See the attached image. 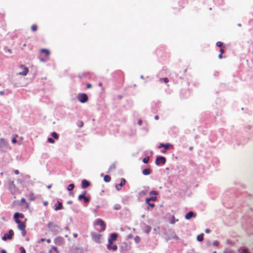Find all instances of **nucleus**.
<instances>
[{"instance_id":"f257e3e1","label":"nucleus","mask_w":253,"mask_h":253,"mask_svg":"<svg viewBox=\"0 0 253 253\" xmlns=\"http://www.w3.org/2000/svg\"><path fill=\"white\" fill-rule=\"evenodd\" d=\"M48 227L51 232L58 233L60 231V228L55 223L52 222L48 224Z\"/></svg>"},{"instance_id":"f03ea898","label":"nucleus","mask_w":253,"mask_h":253,"mask_svg":"<svg viewBox=\"0 0 253 253\" xmlns=\"http://www.w3.org/2000/svg\"><path fill=\"white\" fill-rule=\"evenodd\" d=\"M18 70L19 71L18 73V75L23 76H26L29 71L28 68L23 65H21L19 66Z\"/></svg>"},{"instance_id":"7ed1b4c3","label":"nucleus","mask_w":253,"mask_h":253,"mask_svg":"<svg viewBox=\"0 0 253 253\" xmlns=\"http://www.w3.org/2000/svg\"><path fill=\"white\" fill-rule=\"evenodd\" d=\"M94 225H99L101 227V231H104L105 229V224L104 221L101 219H97L94 222Z\"/></svg>"},{"instance_id":"20e7f679","label":"nucleus","mask_w":253,"mask_h":253,"mask_svg":"<svg viewBox=\"0 0 253 253\" xmlns=\"http://www.w3.org/2000/svg\"><path fill=\"white\" fill-rule=\"evenodd\" d=\"M14 234V232L12 230H9L8 233H5L4 234L3 236L2 237V239L3 241H5L8 239H11L12 237Z\"/></svg>"},{"instance_id":"39448f33","label":"nucleus","mask_w":253,"mask_h":253,"mask_svg":"<svg viewBox=\"0 0 253 253\" xmlns=\"http://www.w3.org/2000/svg\"><path fill=\"white\" fill-rule=\"evenodd\" d=\"M88 97L86 94L83 93L79 95L78 100L82 103H85L87 101Z\"/></svg>"},{"instance_id":"423d86ee","label":"nucleus","mask_w":253,"mask_h":253,"mask_svg":"<svg viewBox=\"0 0 253 253\" xmlns=\"http://www.w3.org/2000/svg\"><path fill=\"white\" fill-rule=\"evenodd\" d=\"M160 161L161 162V163H162L163 164H164L165 163H166V158L163 157V156H159V157H158L157 158H156V160L155 161V164L156 165H159L160 164Z\"/></svg>"},{"instance_id":"0eeeda50","label":"nucleus","mask_w":253,"mask_h":253,"mask_svg":"<svg viewBox=\"0 0 253 253\" xmlns=\"http://www.w3.org/2000/svg\"><path fill=\"white\" fill-rule=\"evenodd\" d=\"M107 248L108 250L115 251L117 250L118 247L116 245H113L112 243H108L107 245Z\"/></svg>"},{"instance_id":"6e6552de","label":"nucleus","mask_w":253,"mask_h":253,"mask_svg":"<svg viewBox=\"0 0 253 253\" xmlns=\"http://www.w3.org/2000/svg\"><path fill=\"white\" fill-rule=\"evenodd\" d=\"M196 213H194L192 211H189L188 213H187L185 216V218L187 220L190 219L191 217H196Z\"/></svg>"},{"instance_id":"1a4fd4ad","label":"nucleus","mask_w":253,"mask_h":253,"mask_svg":"<svg viewBox=\"0 0 253 253\" xmlns=\"http://www.w3.org/2000/svg\"><path fill=\"white\" fill-rule=\"evenodd\" d=\"M54 243L57 245H61L63 243V239L61 237H57L54 239Z\"/></svg>"},{"instance_id":"9d476101","label":"nucleus","mask_w":253,"mask_h":253,"mask_svg":"<svg viewBox=\"0 0 253 253\" xmlns=\"http://www.w3.org/2000/svg\"><path fill=\"white\" fill-rule=\"evenodd\" d=\"M118 235L116 233L111 234L110 238L108 239V243H112L113 241H116Z\"/></svg>"},{"instance_id":"9b49d317","label":"nucleus","mask_w":253,"mask_h":253,"mask_svg":"<svg viewBox=\"0 0 253 253\" xmlns=\"http://www.w3.org/2000/svg\"><path fill=\"white\" fill-rule=\"evenodd\" d=\"M89 185H90V183L88 181H87L85 179L83 180L82 181V186L83 188H85L88 187L89 186Z\"/></svg>"},{"instance_id":"f8f14e48","label":"nucleus","mask_w":253,"mask_h":253,"mask_svg":"<svg viewBox=\"0 0 253 253\" xmlns=\"http://www.w3.org/2000/svg\"><path fill=\"white\" fill-rule=\"evenodd\" d=\"M24 217V215L22 213H20L18 212H16L14 214V218H23Z\"/></svg>"},{"instance_id":"ddd939ff","label":"nucleus","mask_w":253,"mask_h":253,"mask_svg":"<svg viewBox=\"0 0 253 253\" xmlns=\"http://www.w3.org/2000/svg\"><path fill=\"white\" fill-rule=\"evenodd\" d=\"M151 173V170L149 169H146L143 170L142 173L144 175H148Z\"/></svg>"},{"instance_id":"4468645a","label":"nucleus","mask_w":253,"mask_h":253,"mask_svg":"<svg viewBox=\"0 0 253 253\" xmlns=\"http://www.w3.org/2000/svg\"><path fill=\"white\" fill-rule=\"evenodd\" d=\"M79 199L80 200H81V199H84V202L85 203H87L88 202V199L87 198H86L84 195H80L79 196Z\"/></svg>"},{"instance_id":"2eb2a0df","label":"nucleus","mask_w":253,"mask_h":253,"mask_svg":"<svg viewBox=\"0 0 253 253\" xmlns=\"http://www.w3.org/2000/svg\"><path fill=\"white\" fill-rule=\"evenodd\" d=\"M157 200V197H151V198H147L146 199V204H149V202L150 201H156Z\"/></svg>"},{"instance_id":"dca6fc26","label":"nucleus","mask_w":253,"mask_h":253,"mask_svg":"<svg viewBox=\"0 0 253 253\" xmlns=\"http://www.w3.org/2000/svg\"><path fill=\"white\" fill-rule=\"evenodd\" d=\"M7 142L3 139H0V146L7 145Z\"/></svg>"},{"instance_id":"f3484780","label":"nucleus","mask_w":253,"mask_h":253,"mask_svg":"<svg viewBox=\"0 0 253 253\" xmlns=\"http://www.w3.org/2000/svg\"><path fill=\"white\" fill-rule=\"evenodd\" d=\"M18 227L20 230H23L25 229L26 227L24 223H21V224L18 225Z\"/></svg>"},{"instance_id":"a211bd4d","label":"nucleus","mask_w":253,"mask_h":253,"mask_svg":"<svg viewBox=\"0 0 253 253\" xmlns=\"http://www.w3.org/2000/svg\"><path fill=\"white\" fill-rule=\"evenodd\" d=\"M203 234H201L200 235H199L197 237V240L199 242H201L203 240Z\"/></svg>"},{"instance_id":"6ab92c4d","label":"nucleus","mask_w":253,"mask_h":253,"mask_svg":"<svg viewBox=\"0 0 253 253\" xmlns=\"http://www.w3.org/2000/svg\"><path fill=\"white\" fill-rule=\"evenodd\" d=\"M104 180L106 182H109L111 180V178L109 176L106 175L104 177Z\"/></svg>"},{"instance_id":"aec40b11","label":"nucleus","mask_w":253,"mask_h":253,"mask_svg":"<svg viewBox=\"0 0 253 253\" xmlns=\"http://www.w3.org/2000/svg\"><path fill=\"white\" fill-rule=\"evenodd\" d=\"M74 188V185L73 184H70L68 186L67 190L69 191H72Z\"/></svg>"},{"instance_id":"412c9836","label":"nucleus","mask_w":253,"mask_h":253,"mask_svg":"<svg viewBox=\"0 0 253 253\" xmlns=\"http://www.w3.org/2000/svg\"><path fill=\"white\" fill-rule=\"evenodd\" d=\"M58 206L55 207V210L57 211L60 209L62 207V203L58 201Z\"/></svg>"},{"instance_id":"4be33fe9","label":"nucleus","mask_w":253,"mask_h":253,"mask_svg":"<svg viewBox=\"0 0 253 253\" xmlns=\"http://www.w3.org/2000/svg\"><path fill=\"white\" fill-rule=\"evenodd\" d=\"M223 253H234V251L232 250H228L225 249V250H224Z\"/></svg>"},{"instance_id":"5701e85b","label":"nucleus","mask_w":253,"mask_h":253,"mask_svg":"<svg viewBox=\"0 0 253 253\" xmlns=\"http://www.w3.org/2000/svg\"><path fill=\"white\" fill-rule=\"evenodd\" d=\"M126 183V180L124 178H122L121 179V182H120V185L122 187L123 186H124Z\"/></svg>"},{"instance_id":"b1692460","label":"nucleus","mask_w":253,"mask_h":253,"mask_svg":"<svg viewBox=\"0 0 253 253\" xmlns=\"http://www.w3.org/2000/svg\"><path fill=\"white\" fill-rule=\"evenodd\" d=\"M178 221V220L177 219L175 220L174 216H172L170 219V223L172 224H173L175 222V221Z\"/></svg>"},{"instance_id":"393cba45","label":"nucleus","mask_w":253,"mask_h":253,"mask_svg":"<svg viewBox=\"0 0 253 253\" xmlns=\"http://www.w3.org/2000/svg\"><path fill=\"white\" fill-rule=\"evenodd\" d=\"M41 51L42 52H45L47 55H48L50 53L49 51L46 49H42Z\"/></svg>"},{"instance_id":"a878e982","label":"nucleus","mask_w":253,"mask_h":253,"mask_svg":"<svg viewBox=\"0 0 253 253\" xmlns=\"http://www.w3.org/2000/svg\"><path fill=\"white\" fill-rule=\"evenodd\" d=\"M52 136L56 139H58V136L56 132H53L51 134Z\"/></svg>"},{"instance_id":"bb28decb","label":"nucleus","mask_w":253,"mask_h":253,"mask_svg":"<svg viewBox=\"0 0 253 253\" xmlns=\"http://www.w3.org/2000/svg\"><path fill=\"white\" fill-rule=\"evenodd\" d=\"M171 144L170 143H166L165 144L164 148L165 150H167L169 148V147L171 146Z\"/></svg>"},{"instance_id":"cd10ccee","label":"nucleus","mask_w":253,"mask_h":253,"mask_svg":"<svg viewBox=\"0 0 253 253\" xmlns=\"http://www.w3.org/2000/svg\"><path fill=\"white\" fill-rule=\"evenodd\" d=\"M148 161H149V158L148 157H146V158H144L143 159V162L144 164H147L148 163Z\"/></svg>"},{"instance_id":"c85d7f7f","label":"nucleus","mask_w":253,"mask_h":253,"mask_svg":"<svg viewBox=\"0 0 253 253\" xmlns=\"http://www.w3.org/2000/svg\"><path fill=\"white\" fill-rule=\"evenodd\" d=\"M134 241L136 243H139V241H140V238L138 237V236H136L135 238H134Z\"/></svg>"},{"instance_id":"c756f323","label":"nucleus","mask_w":253,"mask_h":253,"mask_svg":"<svg viewBox=\"0 0 253 253\" xmlns=\"http://www.w3.org/2000/svg\"><path fill=\"white\" fill-rule=\"evenodd\" d=\"M172 237L173 239H174L175 240H179V238L176 236V235L175 234H173L172 236Z\"/></svg>"},{"instance_id":"7c9ffc66","label":"nucleus","mask_w":253,"mask_h":253,"mask_svg":"<svg viewBox=\"0 0 253 253\" xmlns=\"http://www.w3.org/2000/svg\"><path fill=\"white\" fill-rule=\"evenodd\" d=\"M121 209V206L119 205H116L114 207V209L116 210H118Z\"/></svg>"},{"instance_id":"2f4dec72","label":"nucleus","mask_w":253,"mask_h":253,"mask_svg":"<svg viewBox=\"0 0 253 253\" xmlns=\"http://www.w3.org/2000/svg\"><path fill=\"white\" fill-rule=\"evenodd\" d=\"M15 222L18 224V225L21 224L22 222L20 221L18 218H14Z\"/></svg>"},{"instance_id":"473e14b6","label":"nucleus","mask_w":253,"mask_h":253,"mask_svg":"<svg viewBox=\"0 0 253 253\" xmlns=\"http://www.w3.org/2000/svg\"><path fill=\"white\" fill-rule=\"evenodd\" d=\"M31 29L33 31H36L37 30V26L36 25H32V27H31Z\"/></svg>"},{"instance_id":"72a5a7b5","label":"nucleus","mask_w":253,"mask_h":253,"mask_svg":"<svg viewBox=\"0 0 253 253\" xmlns=\"http://www.w3.org/2000/svg\"><path fill=\"white\" fill-rule=\"evenodd\" d=\"M20 250L21 251V253H26V251L23 247H20Z\"/></svg>"},{"instance_id":"f704fd0d","label":"nucleus","mask_w":253,"mask_h":253,"mask_svg":"<svg viewBox=\"0 0 253 253\" xmlns=\"http://www.w3.org/2000/svg\"><path fill=\"white\" fill-rule=\"evenodd\" d=\"M116 189L117 190L119 191L121 189V186L120 185H116Z\"/></svg>"},{"instance_id":"c9c22d12","label":"nucleus","mask_w":253,"mask_h":253,"mask_svg":"<svg viewBox=\"0 0 253 253\" xmlns=\"http://www.w3.org/2000/svg\"><path fill=\"white\" fill-rule=\"evenodd\" d=\"M48 141L51 143H53L54 142V140L51 138H48Z\"/></svg>"},{"instance_id":"e433bc0d","label":"nucleus","mask_w":253,"mask_h":253,"mask_svg":"<svg viewBox=\"0 0 253 253\" xmlns=\"http://www.w3.org/2000/svg\"><path fill=\"white\" fill-rule=\"evenodd\" d=\"M150 194H153V195H157L158 194V192L157 191H151L150 192Z\"/></svg>"},{"instance_id":"4c0bfd02","label":"nucleus","mask_w":253,"mask_h":253,"mask_svg":"<svg viewBox=\"0 0 253 253\" xmlns=\"http://www.w3.org/2000/svg\"><path fill=\"white\" fill-rule=\"evenodd\" d=\"M10 188H14V184L13 181L10 182Z\"/></svg>"},{"instance_id":"58836bf2","label":"nucleus","mask_w":253,"mask_h":253,"mask_svg":"<svg viewBox=\"0 0 253 253\" xmlns=\"http://www.w3.org/2000/svg\"><path fill=\"white\" fill-rule=\"evenodd\" d=\"M212 244L214 246H217L218 245V242L217 241H214Z\"/></svg>"},{"instance_id":"ea45409f","label":"nucleus","mask_w":253,"mask_h":253,"mask_svg":"<svg viewBox=\"0 0 253 253\" xmlns=\"http://www.w3.org/2000/svg\"><path fill=\"white\" fill-rule=\"evenodd\" d=\"M226 244H228V245H231V246H233V244L232 243H231V242L230 241H229V240H227V241H226Z\"/></svg>"},{"instance_id":"a19ab883","label":"nucleus","mask_w":253,"mask_h":253,"mask_svg":"<svg viewBox=\"0 0 253 253\" xmlns=\"http://www.w3.org/2000/svg\"><path fill=\"white\" fill-rule=\"evenodd\" d=\"M216 45L218 46H221L222 45V43L220 42H216Z\"/></svg>"},{"instance_id":"79ce46f5","label":"nucleus","mask_w":253,"mask_h":253,"mask_svg":"<svg viewBox=\"0 0 253 253\" xmlns=\"http://www.w3.org/2000/svg\"><path fill=\"white\" fill-rule=\"evenodd\" d=\"M21 231H22V236H25V235H26V231H25V229L23 230H21Z\"/></svg>"},{"instance_id":"37998d69","label":"nucleus","mask_w":253,"mask_h":253,"mask_svg":"<svg viewBox=\"0 0 253 253\" xmlns=\"http://www.w3.org/2000/svg\"><path fill=\"white\" fill-rule=\"evenodd\" d=\"M147 204L149 205L152 208H153L155 206V204H153V203H149V204Z\"/></svg>"},{"instance_id":"c03bdc74","label":"nucleus","mask_w":253,"mask_h":253,"mask_svg":"<svg viewBox=\"0 0 253 253\" xmlns=\"http://www.w3.org/2000/svg\"><path fill=\"white\" fill-rule=\"evenodd\" d=\"M145 194H146V192L143 191H142L140 192V193H139V195L140 196L142 195H145Z\"/></svg>"},{"instance_id":"a18cd8bd","label":"nucleus","mask_w":253,"mask_h":253,"mask_svg":"<svg viewBox=\"0 0 253 253\" xmlns=\"http://www.w3.org/2000/svg\"><path fill=\"white\" fill-rule=\"evenodd\" d=\"M164 146H165V144H163V143H160L158 146V148H160L162 147H164Z\"/></svg>"},{"instance_id":"49530a36","label":"nucleus","mask_w":253,"mask_h":253,"mask_svg":"<svg viewBox=\"0 0 253 253\" xmlns=\"http://www.w3.org/2000/svg\"><path fill=\"white\" fill-rule=\"evenodd\" d=\"M12 143H16V138H15V137H14V138H12Z\"/></svg>"},{"instance_id":"de8ad7c7","label":"nucleus","mask_w":253,"mask_h":253,"mask_svg":"<svg viewBox=\"0 0 253 253\" xmlns=\"http://www.w3.org/2000/svg\"><path fill=\"white\" fill-rule=\"evenodd\" d=\"M205 232H206V233H209L210 232V229H206L205 230Z\"/></svg>"},{"instance_id":"09e8293b","label":"nucleus","mask_w":253,"mask_h":253,"mask_svg":"<svg viewBox=\"0 0 253 253\" xmlns=\"http://www.w3.org/2000/svg\"><path fill=\"white\" fill-rule=\"evenodd\" d=\"M138 124L139 126H141V125H142V121L141 120H139L138 122Z\"/></svg>"},{"instance_id":"8fccbe9b","label":"nucleus","mask_w":253,"mask_h":253,"mask_svg":"<svg viewBox=\"0 0 253 253\" xmlns=\"http://www.w3.org/2000/svg\"><path fill=\"white\" fill-rule=\"evenodd\" d=\"M47 204H48V203H47V202H46V201L44 202H43V206H47Z\"/></svg>"},{"instance_id":"3c124183","label":"nucleus","mask_w":253,"mask_h":253,"mask_svg":"<svg viewBox=\"0 0 253 253\" xmlns=\"http://www.w3.org/2000/svg\"><path fill=\"white\" fill-rule=\"evenodd\" d=\"M14 173H15V174H19V171H18V170H15L14 171Z\"/></svg>"},{"instance_id":"603ef678","label":"nucleus","mask_w":253,"mask_h":253,"mask_svg":"<svg viewBox=\"0 0 253 253\" xmlns=\"http://www.w3.org/2000/svg\"><path fill=\"white\" fill-rule=\"evenodd\" d=\"M45 240V239L44 238H42L41 240H40V241H39L38 243H40V242H43Z\"/></svg>"},{"instance_id":"864d4df0","label":"nucleus","mask_w":253,"mask_h":253,"mask_svg":"<svg viewBox=\"0 0 253 253\" xmlns=\"http://www.w3.org/2000/svg\"><path fill=\"white\" fill-rule=\"evenodd\" d=\"M164 81L166 83H168V79L167 78H164Z\"/></svg>"},{"instance_id":"5fc2aeb1","label":"nucleus","mask_w":253,"mask_h":253,"mask_svg":"<svg viewBox=\"0 0 253 253\" xmlns=\"http://www.w3.org/2000/svg\"><path fill=\"white\" fill-rule=\"evenodd\" d=\"M91 86V84H88L87 85V88H90Z\"/></svg>"},{"instance_id":"6e6d98bb","label":"nucleus","mask_w":253,"mask_h":253,"mask_svg":"<svg viewBox=\"0 0 253 253\" xmlns=\"http://www.w3.org/2000/svg\"><path fill=\"white\" fill-rule=\"evenodd\" d=\"M220 53L222 54L223 52H224V50L223 49L221 48L220 49Z\"/></svg>"},{"instance_id":"4d7b16f0","label":"nucleus","mask_w":253,"mask_h":253,"mask_svg":"<svg viewBox=\"0 0 253 253\" xmlns=\"http://www.w3.org/2000/svg\"><path fill=\"white\" fill-rule=\"evenodd\" d=\"M222 54L221 53H220L219 55H218V57L221 59L222 57Z\"/></svg>"},{"instance_id":"13d9d810","label":"nucleus","mask_w":253,"mask_h":253,"mask_svg":"<svg viewBox=\"0 0 253 253\" xmlns=\"http://www.w3.org/2000/svg\"><path fill=\"white\" fill-rule=\"evenodd\" d=\"M21 201L22 202L24 203V202H25V199L24 198H22Z\"/></svg>"},{"instance_id":"bf43d9fd","label":"nucleus","mask_w":253,"mask_h":253,"mask_svg":"<svg viewBox=\"0 0 253 253\" xmlns=\"http://www.w3.org/2000/svg\"><path fill=\"white\" fill-rule=\"evenodd\" d=\"M54 251L57 252V248L56 247H53L52 248Z\"/></svg>"},{"instance_id":"052dcab7","label":"nucleus","mask_w":253,"mask_h":253,"mask_svg":"<svg viewBox=\"0 0 253 253\" xmlns=\"http://www.w3.org/2000/svg\"><path fill=\"white\" fill-rule=\"evenodd\" d=\"M158 119H159V117H158V116H155V120H158Z\"/></svg>"},{"instance_id":"680f3d73","label":"nucleus","mask_w":253,"mask_h":253,"mask_svg":"<svg viewBox=\"0 0 253 253\" xmlns=\"http://www.w3.org/2000/svg\"><path fill=\"white\" fill-rule=\"evenodd\" d=\"M0 94L1 95H3L4 94V91H0Z\"/></svg>"},{"instance_id":"e2e57ef3","label":"nucleus","mask_w":253,"mask_h":253,"mask_svg":"<svg viewBox=\"0 0 253 253\" xmlns=\"http://www.w3.org/2000/svg\"><path fill=\"white\" fill-rule=\"evenodd\" d=\"M46 242L47 243H50V239H47L46 240Z\"/></svg>"},{"instance_id":"0e129e2a","label":"nucleus","mask_w":253,"mask_h":253,"mask_svg":"<svg viewBox=\"0 0 253 253\" xmlns=\"http://www.w3.org/2000/svg\"><path fill=\"white\" fill-rule=\"evenodd\" d=\"M72 203V202L71 201H69L67 202V204H71V203Z\"/></svg>"},{"instance_id":"69168bd1","label":"nucleus","mask_w":253,"mask_h":253,"mask_svg":"<svg viewBox=\"0 0 253 253\" xmlns=\"http://www.w3.org/2000/svg\"><path fill=\"white\" fill-rule=\"evenodd\" d=\"M73 236H74V237L75 238H76L77 237V234H74Z\"/></svg>"},{"instance_id":"338daca9","label":"nucleus","mask_w":253,"mask_h":253,"mask_svg":"<svg viewBox=\"0 0 253 253\" xmlns=\"http://www.w3.org/2000/svg\"><path fill=\"white\" fill-rule=\"evenodd\" d=\"M166 150H165H165H163V151H162V153H165L166 152Z\"/></svg>"},{"instance_id":"774afa93","label":"nucleus","mask_w":253,"mask_h":253,"mask_svg":"<svg viewBox=\"0 0 253 253\" xmlns=\"http://www.w3.org/2000/svg\"><path fill=\"white\" fill-rule=\"evenodd\" d=\"M1 253H6V252L4 250H2L1 252Z\"/></svg>"}]
</instances>
